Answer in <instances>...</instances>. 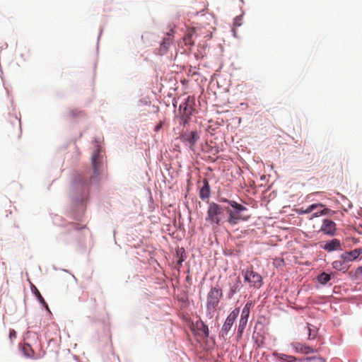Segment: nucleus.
Returning <instances> with one entry per match:
<instances>
[{"instance_id":"1","label":"nucleus","mask_w":362,"mask_h":362,"mask_svg":"<svg viewBox=\"0 0 362 362\" xmlns=\"http://www.w3.org/2000/svg\"><path fill=\"white\" fill-rule=\"evenodd\" d=\"M222 201L228 202L231 206V208L227 207L226 209L228 214V222L230 225L234 226L240 221H246L250 218V215L246 214L247 209L243 205L233 200L223 199Z\"/></svg>"},{"instance_id":"2","label":"nucleus","mask_w":362,"mask_h":362,"mask_svg":"<svg viewBox=\"0 0 362 362\" xmlns=\"http://www.w3.org/2000/svg\"><path fill=\"white\" fill-rule=\"evenodd\" d=\"M241 272L243 275L245 282L247 283L250 287L259 288L262 286L263 279L262 276L255 272L252 266L245 269H243Z\"/></svg>"},{"instance_id":"3","label":"nucleus","mask_w":362,"mask_h":362,"mask_svg":"<svg viewBox=\"0 0 362 362\" xmlns=\"http://www.w3.org/2000/svg\"><path fill=\"white\" fill-rule=\"evenodd\" d=\"M223 218V209L216 203L210 204L207 210L206 220L212 224L220 225Z\"/></svg>"},{"instance_id":"4","label":"nucleus","mask_w":362,"mask_h":362,"mask_svg":"<svg viewBox=\"0 0 362 362\" xmlns=\"http://www.w3.org/2000/svg\"><path fill=\"white\" fill-rule=\"evenodd\" d=\"M222 296V290L218 287L211 288L207 295L206 309L209 313L214 312Z\"/></svg>"},{"instance_id":"5","label":"nucleus","mask_w":362,"mask_h":362,"mask_svg":"<svg viewBox=\"0 0 362 362\" xmlns=\"http://www.w3.org/2000/svg\"><path fill=\"white\" fill-rule=\"evenodd\" d=\"M194 105L195 98L193 96H188L186 100L182 104H180V109L182 110L181 117L185 124L187 122V120L189 119L190 115H192V113L194 112Z\"/></svg>"},{"instance_id":"6","label":"nucleus","mask_w":362,"mask_h":362,"mask_svg":"<svg viewBox=\"0 0 362 362\" xmlns=\"http://www.w3.org/2000/svg\"><path fill=\"white\" fill-rule=\"evenodd\" d=\"M103 163V156L102 154V150L98 146L94 151L92 156V166L93 169L94 175L98 177L102 170Z\"/></svg>"},{"instance_id":"7","label":"nucleus","mask_w":362,"mask_h":362,"mask_svg":"<svg viewBox=\"0 0 362 362\" xmlns=\"http://www.w3.org/2000/svg\"><path fill=\"white\" fill-rule=\"evenodd\" d=\"M180 139L194 151L199 136L197 131L185 132L180 134Z\"/></svg>"},{"instance_id":"8","label":"nucleus","mask_w":362,"mask_h":362,"mask_svg":"<svg viewBox=\"0 0 362 362\" xmlns=\"http://www.w3.org/2000/svg\"><path fill=\"white\" fill-rule=\"evenodd\" d=\"M239 314V309H234L227 317L221 331V334L223 337H227L229 331L233 325L237 317Z\"/></svg>"},{"instance_id":"9","label":"nucleus","mask_w":362,"mask_h":362,"mask_svg":"<svg viewBox=\"0 0 362 362\" xmlns=\"http://www.w3.org/2000/svg\"><path fill=\"white\" fill-rule=\"evenodd\" d=\"M291 346L295 350L296 353L303 354H309L317 352V350L305 343L294 341L291 344Z\"/></svg>"},{"instance_id":"10","label":"nucleus","mask_w":362,"mask_h":362,"mask_svg":"<svg viewBox=\"0 0 362 362\" xmlns=\"http://www.w3.org/2000/svg\"><path fill=\"white\" fill-rule=\"evenodd\" d=\"M194 330L195 334L203 339L209 337V331L208 326L202 320H197L194 325Z\"/></svg>"},{"instance_id":"11","label":"nucleus","mask_w":362,"mask_h":362,"mask_svg":"<svg viewBox=\"0 0 362 362\" xmlns=\"http://www.w3.org/2000/svg\"><path fill=\"white\" fill-rule=\"evenodd\" d=\"M361 255H362V248H356L342 253L339 257L347 263L356 260Z\"/></svg>"},{"instance_id":"12","label":"nucleus","mask_w":362,"mask_h":362,"mask_svg":"<svg viewBox=\"0 0 362 362\" xmlns=\"http://www.w3.org/2000/svg\"><path fill=\"white\" fill-rule=\"evenodd\" d=\"M324 234L334 235L336 232V223L329 219H325L320 228Z\"/></svg>"},{"instance_id":"13","label":"nucleus","mask_w":362,"mask_h":362,"mask_svg":"<svg viewBox=\"0 0 362 362\" xmlns=\"http://www.w3.org/2000/svg\"><path fill=\"white\" fill-rule=\"evenodd\" d=\"M320 247L325 251L330 252L339 250L341 247V242L339 240L335 238L327 242L324 245H321Z\"/></svg>"},{"instance_id":"14","label":"nucleus","mask_w":362,"mask_h":362,"mask_svg":"<svg viewBox=\"0 0 362 362\" xmlns=\"http://www.w3.org/2000/svg\"><path fill=\"white\" fill-rule=\"evenodd\" d=\"M211 190L209 181L206 179H204L203 180V186L201 187L199 190V197L202 200H205L208 199L210 196Z\"/></svg>"},{"instance_id":"15","label":"nucleus","mask_w":362,"mask_h":362,"mask_svg":"<svg viewBox=\"0 0 362 362\" xmlns=\"http://www.w3.org/2000/svg\"><path fill=\"white\" fill-rule=\"evenodd\" d=\"M242 287V284L239 277H237L235 281L230 284V290L228 293V298H232L233 296L238 292Z\"/></svg>"},{"instance_id":"16","label":"nucleus","mask_w":362,"mask_h":362,"mask_svg":"<svg viewBox=\"0 0 362 362\" xmlns=\"http://www.w3.org/2000/svg\"><path fill=\"white\" fill-rule=\"evenodd\" d=\"M199 31H201L199 29L192 28L189 33L186 35L184 38L185 42V45H193L194 44V38H197L199 36Z\"/></svg>"},{"instance_id":"17","label":"nucleus","mask_w":362,"mask_h":362,"mask_svg":"<svg viewBox=\"0 0 362 362\" xmlns=\"http://www.w3.org/2000/svg\"><path fill=\"white\" fill-rule=\"evenodd\" d=\"M273 356L278 358L279 360L281 361L282 362H296L299 361V359L296 357L288 355L282 353H278V352H274Z\"/></svg>"},{"instance_id":"18","label":"nucleus","mask_w":362,"mask_h":362,"mask_svg":"<svg viewBox=\"0 0 362 362\" xmlns=\"http://www.w3.org/2000/svg\"><path fill=\"white\" fill-rule=\"evenodd\" d=\"M66 116L70 119H75L85 116V112L78 109H69L67 110Z\"/></svg>"},{"instance_id":"19","label":"nucleus","mask_w":362,"mask_h":362,"mask_svg":"<svg viewBox=\"0 0 362 362\" xmlns=\"http://www.w3.org/2000/svg\"><path fill=\"white\" fill-rule=\"evenodd\" d=\"M332 267L334 269L338 271L346 272L349 269V267L346 265V262L342 259L334 260L332 262Z\"/></svg>"},{"instance_id":"20","label":"nucleus","mask_w":362,"mask_h":362,"mask_svg":"<svg viewBox=\"0 0 362 362\" xmlns=\"http://www.w3.org/2000/svg\"><path fill=\"white\" fill-rule=\"evenodd\" d=\"M22 351L26 357L30 358L34 357L35 352L30 344H25L23 346Z\"/></svg>"},{"instance_id":"21","label":"nucleus","mask_w":362,"mask_h":362,"mask_svg":"<svg viewBox=\"0 0 362 362\" xmlns=\"http://www.w3.org/2000/svg\"><path fill=\"white\" fill-rule=\"evenodd\" d=\"M251 306H252V302H247L245 304V305L244 306V308L242 310L240 318L248 320Z\"/></svg>"},{"instance_id":"22","label":"nucleus","mask_w":362,"mask_h":362,"mask_svg":"<svg viewBox=\"0 0 362 362\" xmlns=\"http://www.w3.org/2000/svg\"><path fill=\"white\" fill-rule=\"evenodd\" d=\"M247 320H247V319H242V318L240 319L238 328V336L239 337H242L243 333L246 327Z\"/></svg>"},{"instance_id":"23","label":"nucleus","mask_w":362,"mask_h":362,"mask_svg":"<svg viewBox=\"0 0 362 362\" xmlns=\"http://www.w3.org/2000/svg\"><path fill=\"white\" fill-rule=\"evenodd\" d=\"M331 279V274L322 272L317 276V280L321 284L325 285Z\"/></svg>"},{"instance_id":"24","label":"nucleus","mask_w":362,"mask_h":362,"mask_svg":"<svg viewBox=\"0 0 362 362\" xmlns=\"http://www.w3.org/2000/svg\"><path fill=\"white\" fill-rule=\"evenodd\" d=\"M307 328L308 330V339L312 340L315 339L317 334V330L316 328L309 324L307 325Z\"/></svg>"},{"instance_id":"25","label":"nucleus","mask_w":362,"mask_h":362,"mask_svg":"<svg viewBox=\"0 0 362 362\" xmlns=\"http://www.w3.org/2000/svg\"><path fill=\"white\" fill-rule=\"evenodd\" d=\"M299 362H326L325 360L321 357L313 356L306 357L304 358H299Z\"/></svg>"},{"instance_id":"26","label":"nucleus","mask_w":362,"mask_h":362,"mask_svg":"<svg viewBox=\"0 0 362 362\" xmlns=\"http://www.w3.org/2000/svg\"><path fill=\"white\" fill-rule=\"evenodd\" d=\"M31 289H32L33 293L35 295V296L38 299V300L42 304H46L45 299L43 298V297L40 294V291L37 290V288L34 285H32Z\"/></svg>"},{"instance_id":"27","label":"nucleus","mask_w":362,"mask_h":362,"mask_svg":"<svg viewBox=\"0 0 362 362\" xmlns=\"http://www.w3.org/2000/svg\"><path fill=\"white\" fill-rule=\"evenodd\" d=\"M318 206H323L322 204H311L310 206H309L305 211L304 212L305 214H308V213H310L312 212L314 209H315L316 208H317Z\"/></svg>"},{"instance_id":"28","label":"nucleus","mask_w":362,"mask_h":362,"mask_svg":"<svg viewBox=\"0 0 362 362\" xmlns=\"http://www.w3.org/2000/svg\"><path fill=\"white\" fill-rule=\"evenodd\" d=\"M9 337L11 339L16 337V332L14 329H11L9 332Z\"/></svg>"},{"instance_id":"29","label":"nucleus","mask_w":362,"mask_h":362,"mask_svg":"<svg viewBox=\"0 0 362 362\" xmlns=\"http://www.w3.org/2000/svg\"><path fill=\"white\" fill-rule=\"evenodd\" d=\"M356 274L357 275H362V266L359 267L356 270Z\"/></svg>"},{"instance_id":"30","label":"nucleus","mask_w":362,"mask_h":362,"mask_svg":"<svg viewBox=\"0 0 362 362\" xmlns=\"http://www.w3.org/2000/svg\"><path fill=\"white\" fill-rule=\"evenodd\" d=\"M76 182H82L83 184H86V185H88L90 182L89 181L88 182L87 180H85V181L82 180L81 175H78V180H77Z\"/></svg>"},{"instance_id":"31","label":"nucleus","mask_w":362,"mask_h":362,"mask_svg":"<svg viewBox=\"0 0 362 362\" xmlns=\"http://www.w3.org/2000/svg\"><path fill=\"white\" fill-rule=\"evenodd\" d=\"M161 127H162V124H160L157 125V126L156 127V128H155V130H156V131H158L160 128H161Z\"/></svg>"},{"instance_id":"32","label":"nucleus","mask_w":362,"mask_h":362,"mask_svg":"<svg viewBox=\"0 0 362 362\" xmlns=\"http://www.w3.org/2000/svg\"><path fill=\"white\" fill-rule=\"evenodd\" d=\"M42 305L47 310H49V307H48V305L47 303H46V304H42Z\"/></svg>"},{"instance_id":"33","label":"nucleus","mask_w":362,"mask_h":362,"mask_svg":"<svg viewBox=\"0 0 362 362\" xmlns=\"http://www.w3.org/2000/svg\"><path fill=\"white\" fill-rule=\"evenodd\" d=\"M73 227H74V229H76V230H78V229H79V228L77 227V226H76V224H74V225H73Z\"/></svg>"},{"instance_id":"34","label":"nucleus","mask_w":362,"mask_h":362,"mask_svg":"<svg viewBox=\"0 0 362 362\" xmlns=\"http://www.w3.org/2000/svg\"><path fill=\"white\" fill-rule=\"evenodd\" d=\"M320 214H325V213L323 211H322Z\"/></svg>"},{"instance_id":"35","label":"nucleus","mask_w":362,"mask_h":362,"mask_svg":"<svg viewBox=\"0 0 362 362\" xmlns=\"http://www.w3.org/2000/svg\"><path fill=\"white\" fill-rule=\"evenodd\" d=\"M314 216H318L317 213L315 214Z\"/></svg>"},{"instance_id":"36","label":"nucleus","mask_w":362,"mask_h":362,"mask_svg":"<svg viewBox=\"0 0 362 362\" xmlns=\"http://www.w3.org/2000/svg\"><path fill=\"white\" fill-rule=\"evenodd\" d=\"M183 262L182 259L179 260V262Z\"/></svg>"}]
</instances>
